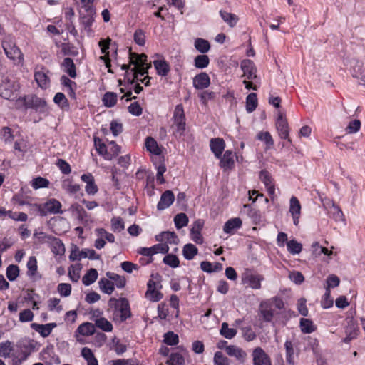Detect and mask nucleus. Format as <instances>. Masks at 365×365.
I'll use <instances>...</instances> for the list:
<instances>
[{"mask_svg":"<svg viewBox=\"0 0 365 365\" xmlns=\"http://www.w3.org/2000/svg\"><path fill=\"white\" fill-rule=\"evenodd\" d=\"M108 312L116 322H123L131 317L129 302L126 298H110L108 301Z\"/></svg>","mask_w":365,"mask_h":365,"instance_id":"obj_1","label":"nucleus"},{"mask_svg":"<svg viewBox=\"0 0 365 365\" xmlns=\"http://www.w3.org/2000/svg\"><path fill=\"white\" fill-rule=\"evenodd\" d=\"M284 308V302L279 297H274L271 299L262 301L259 305V317L266 322H272L274 324L273 319L277 314V309Z\"/></svg>","mask_w":365,"mask_h":365,"instance_id":"obj_2","label":"nucleus"},{"mask_svg":"<svg viewBox=\"0 0 365 365\" xmlns=\"http://www.w3.org/2000/svg\"><path fill=\"white\" fill-rule=\"evenodd\" d=\"M130 64H133L135 67L131 70L134 71V77L136 74L144 76L148 73V69L151 67L150 63H147V56L144 53L138 54L133 53L130 50L129 51Z\"/></svg>","mask_w":365,"mask_h":365,"instance_id":"obj_3","label":"nucleus"},{"mask_svg":"<svg viewBox=\"0 0 365 365\" xmlns=\"http://www.w3.org/2000/svg\"><path fill=\"white\" fill-rule=\"evenodd\" d=\"M2 47L6 56L13 60L16 63H23V54L21 50L11 41H4Z\"/></svg>","mask_w":365,"mask_h":365,"instance_id":"obj_4","label":"nucleus"},{"mask_svg":"<svg viewBox=\"0 0 365 365\" xmlns=\"http://www.w3.org/2000/svg\"><path fill=\"white\" fill-rule=\"evenodd\" d=\"M25 107L26 108L34 109L36 112L44 114L45 115L48 113V107L46 101L37 96H31L30 98L25 101Z\"/></svg>","mask_w":365,"mask_h":365,"instance_id":"obj_5","label":"nucleus"},{"mask_svg":"<svg viewBox=\"0 0 365 365\" xmlns=\"http://www.w3.org/2000/svg\"><path fill=\"white\" fill-rule=\"evenodd\" d=\"M168 250L169 247L166 244L159 243L150 247H140L138 250V253L143 256L150 257V259L145 262V264H149L153 262V255L158 253L165 254Z\"/></svg>","mask_w":365,"mask_h":365,"instance_id":"obj_6","label":"nucleus"},{"mask_svg":"<svg viewBox=\"0 0 365 365\" xmlns=\"http://www.w3.org/2000/svg\"><path fill=\"white\" fill-rule=\"evenodd\" d=\"M173 120L174 125L176 126L175 132L182 135L185 130V115L184 113L183 106L182 104H178L175 106Z\"/></svg>","mask_w":365,"mask_h":365,"instance_id":"obj_7","label":"nucleus"},{"mask_svg":"<svg viewBox=\"0 0 365 365\" xmlns=\"http://www.w3.org/2000/svg\"><path fill=\"white\" fill-rule=\"evenodd\" d=\"M276 128L280 138L287 140L289 143L292 142L289 137V129L288 123L281 112H279L277 114V118L276 120Z\"/></svg>","mask_w":365,"mask_h":365,"instance_id":"obj_8","label":"nucleus"},{"mask_svg":"<svg viewBox=\"0 0 365 365\" xmlns=\"http://www.w3.org/2000/svg\"><path fill=\"white\" fill-rule=\"evenodd\" d=\"M301 210L302 207L299 200L295 196H292L289 200V212L292 217L293 223L295 226H298L299 223Z\"/></svg>","mask_w":365,"mask_h":365,"instance_id":"obj_9","label":"nucleus"},{"mask_svg":"<svg viewBox=\"0 0 365 365\" xmlns=\"http://www.w3.org/2000/svg\"><path fill=\"white\" fill-rule=\"evenodd\" d=\"M43 216L50 214H62L61 202L56 199H50L42 204Z\"/></svg>","mask_w":365,"mask_h":365,"instance_id":"obj_10","label":"nucleus"},{"mask_svg":"<svg viewBox=\"0 0 365 365\" xmlns=\"http://www.w3.org/2000/svg\"><path fill=\"white\" fill-rule=\"evenodd\" d=\"M252 361L254 365H272L270 358L261 348L253 351Z\"/></svg>","mask_w":365,"mask_h":365,"instance_id":"obj_11","label":"nucleus"},{"mask_svg":"<svg viewBox=\"0 0 365 365\" xmlns=\"http://www.w3.org/2000/svg\"><path fill=\"white\" fill-rule=\"evenodd\" d=\"M175 196L171 190H165L160 196L157 205V209L160 211L169 207L174 202Z\"/></svg>","mask_w":365,"mask_h":365,"instance_id":"obj_12","label":"nucleus"},{"mask_svg":"<svg viewBox=\"0 0 365 365\" xmlns=\"http://www.w3.org/2000/svg\"><path fill=\"white\" fill-rule=\"evenodd\" d=\"M81 23L83 26L84 29L91 31V27L94 21L96 9H90L89 11H81Z\"/></svg>","mask_w":365,"mask_h":365,"instance_id":"obj_13","label":"nucleus"},{"mask_svg":"<svg viewBox=\"0 0 365 365\" xmlns=\"http://www.w3.org/2000/svg\"><path fill=\"white\" fill-rule=\"evenodd\" d=\"M15 91L16 88L14 83L8 78H5L2 80V83L0 84V94L3 98L9 99L12 97L14 91Z\"/></svg>","mask_w":365,"mask_h":365,"instance_id":"obj_14","label":"nucleus"},{"mask_svg":"<svg viewBox=\"0 0 365 365\" xmlns=\"http://www.w3.org/2000/svg\"><path fill=\"white\" fill-rule=\"evenodd\" d=\"M210 84V78L207 73L202 72L193 78V86L198 90L207 88Z\"/></svg>","mask_w":365,"mask_h":365,"instance_id":"obj_15","label":"nucleus"},{"mask_svg":"<svg viewBox=\"0 0 365 365\" xmlns=\"http://www.w3.org/2000/svg\"><path fill=\"white\" fill-rule=\"evenodd\" d=\"M259 178L265 185L268 193L270 195H273L274 194L275 189L269 173L266 170H262L259 173Z\"/></svg>","mask_w":365,"mask_h":365,"instance_id":"obj_16","label":"nucleus"},{"mask_svg":"<svg viewBox=\"0 0 365 365\" xmlns=\"http://www.w3.org/2000/svg\"><path fill=\"white\" fill-rule=\"evenodd\" d=\"M210 147L212 152L217 158H220L225 149V143L222 138H212L210 143Z\"/></svg>","mask_w":365,"mask_h":365,"instance_id":"obj_17","label":"nucleus"},{"mask_svg":"<svg viewBox=\"0 0 365 365\" xmlns=\"http://www.w3.org/2000/svg\"><path fill=\"white\" fill-rule=\"evenodd\" d=\"M56 327V323H48L46 324H31V327L38 332L43 337H47L50 335L52 329Z\"/></svg>","mask_w":365,"mask_h":365,"instance_id":"obj_18","label":"nucleus"},{"mask_svg":"<svg viewBox=\"0 0 365 365\" xmlns=\"http://www.w3.org/2000/svg\"><path fill=\"white\" fill-rule=\"evenodd\" d=\"M235 324L242 330L244 337L248 341H251L249 318H242L235 320Z\"/></svg>","mask_w":365,"mask_h":365,"instance_id":"obj_19","label":"nucleus"},{"mask_svg":"<svg viewBox=\"0 0 365 365\" xmlns=\"http://www.w3.org/2000/svg\"><path fill=\"white\" fill-rule=\"evenodd\" d=\"M242 225V220L239 217L228 220L223 227V231L227 234H232L234 231Z\"/></svg>","mask_w":365,"mask_h":365,"instance_id":"obj_20","label":"nucleus"},{"mask_svg":"<svg viewBox=\"0 0 365 365\" xmlns=\"http://www.w3.org/2000/svg\"><path fill=\"white\" fill-rule=\"evenodd\" d=\"M226 353L230 356L235 357L237 360L242 362L244 361L246 356V353L235 345L226 346Z\"/></svg>","mask_w":365,"mask_h":365,"instance_id":"obj_21","label":"nucleus"},{"mask_svg":"<svg viewBox=\"0 0 365 365\" xmlns=\"http://www.w3.org/2000/svg\"><path fill=\"white\" fill-rule=\"evenodd\" d=\"M94 145L99 155H103L107 160H111V155L108 154L106 145L101 139L98 137H94Z\"/></svg>","mask_w":365,"mask_h":365,"instance_id":"obj_22","label":"nucleus"},{"mask_svg":"<svg viewBox=\"0 0 365 365\" xmlns=\"http://www.w3.org/2000/svg\"><path fill=\"white\" fill-rule=\"evenodd\" d=\"M48 244L50 245L53 254L56 255H62L65 253V247L59 238L53 236L52 240L49 241Z\"/></svg>","mask_w":365,"mask_h":365,"instance_id":"obj_23","label":"nucleus"},{"mask_svg":"<svg viewBox=\"0 0 365 365\" xmlns=\"http://www.w3.org/2000/svg\"><path fill=\"white\" fill-rule=\"evenodd\" d=\"M301 331L304 334H311L317 329L316 325L313 322L307 318H302L299 322Z\"/></svg>","mask_w":365,"mask_h":365,"instance_id":"obj_24","label":"nucleus"},{"mask_svg":"<svg viewBox=\"0 0 365 365\" xmlns=\"http://www.w3.org/2000/svg\"><path fill=\"white\" fill-rule=\"evenodd\" d=\"M256 138L265 144V149L269 150L274 145V140L271 134L268 131H260L257 135Z\"/></svg>","mask_w":365,"mask_h":365,"instance_id":"obj_25","label":"nucleus"},{"mask_svg":"<svg viewBox=\"0 0 365 365\" xmlns=\"http://www.w3.org/2000/svg\"><path fill=\"white\" fill-rule=\"evenodd\" d=\"M351 74L354 78L365 82V72L363 69V63L361 61H356L352 66Z\"/></svg>","mask_w":365,"mask_h":365,"instance_id":"obj_26","label":"nucleus"},{"mask_svg":"<svg viewBox=\"0 0 365 365\" xmlns=\"http://www.w3.org/2000/svg\"><path fill=\"white\" fill-rule=\"evenodd\" d=\"M62 66L64 68V71L71 78H76V66L72 58L67 57L63 59Z\"/></svg>","mask_w":365,"mask_h":365,"instance_id":"obj_27","label":"nucleus"},{"mask_svg":"<svg viewBox=\"0 0 365 365\" xmlns=\"http://www.w3.org/2000/svg\"><path fill=\"white\" fill-rule=\"evenodd\" d=\"M234 164L232 152L226 150L222 158H220V166L225 170L230 168Z\"/></svg>","mask_w":365,"mask_h":365,"instance_id":"obj_28","label":"nucleus"},{"mask_svg":"<svg viewBox=\"0 0 365 365\" xmlns=\"http://www.w3.org/2000/svg\"><path fill=\"white\" fill-rule=\"evenodd\" d=\"M153 65L158 75L165 76L170 71L168 63L164 60H156L153 61Z\"/></svg>","mask_w":365,"mask_h":365,"instance_id":"obj_29","label":"nucleus"},{"mask_svg":"<svg viewBox=\"0 0 365 365\" xmlns=\"http://www.w3.org/2000/svg\"><path fill=\"white\" fill-rule=\"evenodd\" d=\"M34 78L39 87L42 88H46L48 87L50 81L44 71H36Z\"/></svg>","mask_w":365,"mask_h":365,"instance_id":"obj_30","label":"nucleus"},{"mask_svg":"<svg viewBox=\"0 0 365 365\" xmlns=\"http://www.w3.org/2000/svg\"><path fill=\"white\" fill-rule=\"evenodd\" d=\"M95 325L91 322H84L77 329V332L82 336H91L95 332Z\"/></svg>","mask_w":365,"mask_h":365,"instance_id":"obj_31","label":"nucleus"},{"mask_svg":"<svg viewBox=\"0 0 365 365\" xmlns=\"http://www.w3.org/2000/svg\"><path fill=\"white\" fill-rule=\"evenodd\" d=\"M198 250L193 244L188 243L183 247L182 254L187 260H191L197 255Z\"/></svg>","mask_w":365,"mask_h":365,"instance_id":"obj_32","label":"nucleus"},{"mask_svg":"<svg viewBox=\"0 0 365 365\" xmlns=\"http://www.w3.org/2000/svg\"><path fill=\"white\" fill-rule=\"evenodd\" d=\"M158 241L165 240L170 244H177L178 239L174 232H163L160 235L156 236Z\"/></svg>","mask_w":365,"mask_h":365,"instance_id":"obj_33","label":"nucleus"},{"mask_svg":"<svg viewBox=\"0 0 365 365\" xmlns=\"http://www.w3.org/2000/svg\"><path fill=\"white\" fill-rule=\"evenodd\" d=\"M98 278V272L96 269H90L83 277L82 282L86 286L94 283Z\"/></svg>","mask_w":365,"mask_h":365,"instance_id":"obj_34","label":"nucleus"},{"mask_svg":"<svg viewBox=\"0 0 365 365\" xmlns=\"http://www.w3.org/2000/svg\"><path fill=\"white\" fill-rule=\"evenodd\" d=\"M194 45L195 49L202 53H205L210 49L209 41L201 38H196Z\"/></svg>","mask_w":365,"mask_h":365,"instance_id":"obj_35","label":"nucleus"},{"mask_svg":"<svg viewBox=\"0 0 365 365\" xmlns=\"http://www.w3.org/2000/svg\"><path fill=\"white\" fill-rule=\"evenodd\" d=\"M220 334L225 338L227 339H232L237 334L236 329L233 328H229L228 324L227 322H223L221 325V329L220 330Z\"/></svg>","mask_w":365,"mask_h":365,"instance_id":"obj_36","label":"nucleus"},{"mask_svg":"<svg viewBox=\"0 0 365 365\" xmlns=\"http://www.w3.org/2000/svg\"><path fill=\"white\" fill-rule=\"evenodd\" d=\"M145 147L148 151L153 153L155 155L160 154V149L158 147V145L156 140L152 137H148L145 139Z\"/></svg>","mask_w":365,"mask_h":365,"instance_id":"obj_37","label":"nucleus"},{"mask_svg":"<svg viewBox=\"0 0 365 365\" xmlns=\"http://www.w3.org/2000/svg\"><path fill=\"white\" fill-rule=\"evenodd\" d=\"M284 347L286 349V361L288 364L294 365V346L291 341L287 340L284 343Z\"/></svg>","mask_w":365,"mask_h":365,"instance_id":"obj_38","label":"nucleus"},{"mask_svg":"<svg viewBox=\"0 0 365 365\" xmlns=\"http://www.w3.org/2000/svg\"><path fill=\"white\" fill-rule=\"evenodd\" d=\"M106 277L114 281L118 288H123L126 284V279L124 277L120 276L114 272H106Z\"/></svg>","mask_w":365,"mask_h":365,"instance_id":"obj_39","label":"nucleus"},{"mask_svg":"<svg viewBox=\"0 0 365 365\" xmlns=\"http://www.w3.org/2000/svg\"><path fill=\"white\" fill-rule=\"evenodd\" d=\"M103 102L107 108L113 107L117 102V94L113 92H106L103 96Z\"/></svg>","mask_w":365,"mask_h":365,"instance_id":"obj_40","label":"nucleus"},{"mask_svg":"<svg viewBox=\"0 0 365 365\" xmlns=\"http://www.w3.org/2000/svg\"><path fill=\"white\" fill-rule=\"evenodd\" d=\"M100 289L106 294H111L114 291V284L107 279H101L98 282Z\"/></svg>","mask_w":365,"mask_h":365,"instance_id":"obj_41","label":"nucleus"},{"mask_svg":"<svg viewBox=\"0 0 365 365\" xmlns=\"http://www.w3.org/2000/svg\"><path fill=\"white\" fill-rule=\"evenodd\" d=\"M167 364L168 365H184L185 358L182 354L178 352H173L170 355Z\"/></svg>","mask_w":365,"mask_h":365,"instance_id":"obj_42","label":"nucleus"},{"mask_svg":"<svg viewBox=\"0 0 365 365\" xmlns=\"http://www.w3.org/2000/svg\"><path fill=\"white\" fill-rule=\"evenodd\" d=\"M95 325L104 331H111L113 330L112 324L105 317H101L95 321Z\"/></svg>","mask_w":365,"mask_h":365,"instance_id":"obj_43","label":"nucleus"},{"mask_svg":"<svg viewBox=\"0 0 365 365\" xmlns=\"http://www.w3.org/2000/svg\"><path fill=\"white\" fill-rule=\"evenodd\" d=\"M14 350L12 342L6 341L0 343V356L8 358L10 356L11 352Z\"/></svg>","mask_w":365,"mask_h":365,"instance_id":"obj_44","label":"nucleus"},{"mask_svg":"<svg viewBox=\"0 0 365 365\" xmlns=\"http://www.w3.org/2000/svg\"><path fill=\"white\" fill-rule=\"evenodd\" d=\"M220 16L230 26L233 27L237 21L235 14L221 10L220 11Z\"/></svg>","mask_w":365,"mask_h":365,"instance_id":"obj_45","label":"nucleus"},{"mask_svg":"<svg viewBox=\"0 0 365 365\" xmlns=\"http://www.w3.org/2000/svg\"><path fill=\"white\" fill-rule=\"evenodd\" d=\"M163 341L169 346L177 345L179 342L178 335L172 331H169L164 334Z\"/></svg>","mask_w":365,"mask_h":365,"instance_id":"obj_46","label":"nucleus"},{"mask_svg":"<svg viewBox=\"0 0 365 365\" xmlns=\"http://www.w3.org/2000/svg\"><path fill=\"white\" fill-rule=\"evenodd\" d=\"M189 222L188 217L185 213L177 214L174 217V222L177 229H180L185 227Z\"/></svg>","mask_w":365,"mask_h":365,"instance_id":"obj_47","label":"nucleus"},{"mask_svg":"<svg viewBox=\"0 0 365 365\" xmlns=\"http://www.w3.org/2000/svg\"><path fill=\"white\" fill-rule=\"evenodd\" d=\"M37 260L36 257H30L27 262V275L30 277H34L37 272Z\"/></svg>","mask_w":365,"mask_h":365,"instance_id":"obj_48","label":"nucleus"},{"mask_svg":"<svg viewBox=\"0 0 365 365\" xmlns=\"http://www.w3.org/2000/svg\"><path fill=\"white\" fill-rule=\"evenodd\" d=\"M287 250L292 255L299 254L302 250V245L295 240L287 242Z\"/></svg>","mask_w":365,"mask_h":365,"instance_id":"obj_49","label":"nucleus"},{"mask_svg":"<svg viewBox=\"0 0 365 365\" xmlns=\"http://www.w3.org/2000/svg\"><path fill=\"white\" fill-rule=\"evenodd\" d=\"M195 66L197 68H205L210 63L209 57L207 55H198L195 58Z\"/></svg>","mask_w":365,"mask_h":365,"instance_id":"obj_50","label":"nucleus"},{"mask_svg":"<svg viewBox=\"0 0 365 365\" xmlns=\"http://www.w3.org/2000/svg\"><path fill=\"white\" fill-rule=\"evenodd\" d=\"M6 274L9 281H14L19 274V267L14 264H11L8 266V267L6 268Z\"/></svg>","mask_w":365,"mask_h":365,"instance_id":"obj_51","label":"nucleus"},{"mask_svg":"<svg viewBox=\"0 0 365 365\" xmlns=\"http://www.w3.org/2000/svg\"><path fill=\"white\" fill-rule=\"evenodd\" d=\"M111 227L113 232H120L125 229L123 220L120 217H114L111 219Z\"/></svg>","mask_w":365,"mask_h":365,"instance_id":"obj_52","label":"nucleus"},{"mask_svg":"<svg viewBox=\"0 0 365 365\" xmlns=\"http://www.w3.org/2000/svg\"><path fill=\"white\" fill-rule=\"evenodd\" d=\"M70 210L76 214L78 218L81 220H83L87 215L83 207L78 203L73 204L70 207Z\"/></svg>","mask_w":365,"mask_h":365,"instance_id":"obj_53","label":"nucleus"},{"mask_svg":"<svg viewBox=\"0 0 365 365\" xmlns=\"http://www.w3.org/2000/svg\"><path fill=\"white\" fill-rule=\"evenodd\" d=\"M163 262L173 267V268H176L179 266L180 264V261L178 258V257L175 255H167L164 257L163 258Z\"/></svg>","mask_w":365,"mask_h":365,"instance_id":"obj_54","label":"nucleus"},{"mask_svg":"<svg viewBox=\"0 0 365 365\" xmlns=\"http://www.w3.org/2000/svg\"><path fill=\"white\" fill-rule=\"evenodd\" d=\"M361 121L358 119L351 120L346 128V132L349 134L356 133L360 130Z\"/></svg>","mask_w":365,"mask_h":365,"instance_id":"obj_55","label":"nucleus"},{"mask_svg":"<svg viewBox=\"0 0 365 365\" xmlns=\"http://www.w3.org/2000/svg\"><path fill=\"white\" fill-rule=\"evenodd\" d=\"M48 185L49 181L47 179L42 177H37L34 178L32 180L31 184L32 187L36 190L39 188L47 187Z\"/></svg>","mask_w":365,"mask_h":365,"instance_id":"obj_56","label":"nucleus"},{"mask_svg":"<svg viewBox=\"0 0 365 365\" xmlns=\"http://www.w3.org/2000/svg\"><path fill=\"white\" fill-rule=\"evenodd\" d=\"M57 291L61 297H68L71 293V285L68 283H60L57 287Z\"/></svg>","mask_w":365,"mask_h":365,"instance_id":"obj_57","label":"nucleus"},{"mask_svg":"<svg viewBox=\"0 0 365 365\" xmlns=\"http://www.w3.org/2000/svg\"><path fill=\"white\" fill-rule=\"evenodd\" d=\"M213 361L214 365H230L228 358L225 356L221 351H217L215 354Z\"/></svg>","mask_w":365,"mask_h":365,"instance_id":"obj_58","label":"nucleus"},{"mask_svg":"<svg viewBox=\"0 0 365 365\" xmlns=\"http://www.w3.org/2000/svg\"><path fill=\"white\" fill-rule=\"evenodd\" d=\"M80 257L81 259L88 257L90 259H100V255L96 254L94 250L83 249L80 251Z\"/></svg>","mask_w":365,"mask_h":365,"instance_id":"obj_59","label":"nucleus"},{"mask_svg":"<svg viewBox=\"0 0 365 365\" xmlns=\"http://www.w3.org/2000/svg\"><path fill=\"white\" fill-rule=\"evenodd\" d=\"M53 101L56 104L58 105L61 108H64L68 106V101L63 93H57L54 98Z\"/></svg>","mask_w":365,"mask_h":365,"instance_id":"obj_60","label":"nucleus"},{"mask_svg":"<svg viewBox=\"0 0 365 365\" xmlns=\"http://www.w3.org/2000/svg\"><path fill=\"white\" fill-rule=\"evenodd\" d=\"M241 69L243 71L242 76H247V78L250 80L251 78V61L250 60H244L241 62Z\"/></svg>","mask_w":365,"mask_h":365,"instance_id":"obj_61","label":"nucleus"},{"mask_svg":"<svg viewBox=\"0 0 365 365\" xmlns=\"http://www.w3.org/2000/svg\"><path fill=\"white\" fill-rule=\"evenodd\" d=\"M329 212L335 221H340L343 220V212L337 205L333 204Z\"/></svg>","mask_w":365,"mask_h":365,"instance_id":"obj_62","label":"nucleus"},{"mask_svg":"<svg viewBox=\"0 0 365 365\" xmlns=\"http://www.w3.org/2000/svg\"><path fill=\"white\" fill-rule=\"evenodd\" d=\"M145 297L152 302H158L163 298V294L157 290H147Z\"/></svg>","mask_w":365,"mask_h":365,"instance_id":"obj_63","label":"nucleus"},{"mask_svg":"<svg viewBox=\"0 0 365 365\" xmlns=\"http://www.w3.org/2000/svg\"><path fill=\"white\" fill-rule=\"evenodd\" d=\"M1 136L5 143H10L14 139V135H12L11 130L9 127H4L1 129Z\"/></svg>","mask_w":365,"mask_h":365,"instance_id":"obj_64","label":"nucleus"}]
</instances>
